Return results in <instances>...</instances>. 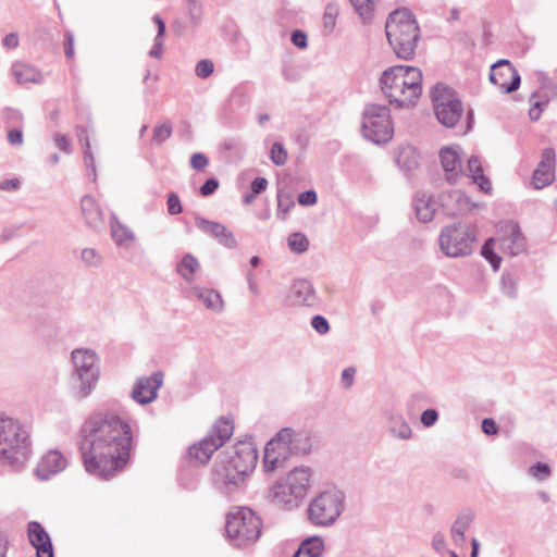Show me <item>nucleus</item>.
Returning <instances> with one entry per match:
<instances>
[{
  "instance_id": "f257e3e1",
  "label": "nucleus",
  "mask_w": 557,
  "mask_h": 557,
  "mask_svg": "<svg viewBox=\"0 0 557 557\" xmlns=\"http://www.w3.org/2000/svg\"><path fill=\"white\" fill-rule=\"evenodd\" d=\"M133 430L129 422L114 413H96L83 424L79 450L85 469L101 478H111L131 460Z\"/></svg>"
},
{
  "instance_id": "f03ea898",
  "label": "nucleus",
  "mask_w": 557,
  "mask_h": 557,
  "mask_svg": "<svg viewBox=\"0 0 557 557\" xmlns=\"http://www.w3.org/2000/svg\"><path fill=\"white\" fill-rule=\"evenodd\" d=\"M380 84L391 104L411 107L422 94V72L416 66H392L382 73Z\"/></svg>"
},
{
  "instance_id": "7ed1b4c3",
  "label": "nucleus",
  "mask_w": 557,
  "mask_h": 557,
  "mask_svg": "<svg viewBox=\"0 0 557 557\" xmlns=\"http://www.w3.org/2000/svg\"><path fill=\"white\" fill-rule=\"evenodd\" d=\"M258 450L250 441L237 442L216 463L214 473L224 485L237 486L245 482L256 468Z\"/></svg>"
},
{
  "instance_id": "20e7f679",
  "label": "nucleus",
  "mask_w": 557,
  "mask_h": 557,
  "mask_svg": "<svg viewBox=\"0 0 557 557\" xmlns=\"http://www.w3.org/2000/svg\"><path fill=\"white\" fill-rule=\"evenodd\" d=\"M389 46L397 58L410 60L420 38V28L414 16L406 9L393 11L385 23Z\"/></svg>"
},
{
  "instance_id": "39448f33",
  "label": "nucleus",
  "mask_w": 557,
  "mask_h": 557,
  "mask_svg": "<svg viewBox=\"0 0 557 557\" xmlns=\"http://www.w3.org/2000/svg\"><path fill=\"white\" fill-rule=\"evenodd\" d=\"M260 518L247 507L232 509L226 518V534L237 546L255 543L261 535Z\"/></svg>"
},
{
  "instance_id": "423d86ee",
  "label": "nucleus",
  "mask_w": 557,
  "mask_h": 557,
  "mask_svg": "<svg viewBox=\"0 0 557 557\" xmlns=\"http://www.w3.org/2000/svg\"><path fill=\"white\" fill-rule=\"evenodd\" d=\"M29 453L28 434L26 430L14 419L0 418V457L18 462L26 459Z\"/></svg>"
},
{
  "instance_id": "0eeeda50",
  "label": "nucleus",
  "mask_w": 557,
  "mask_h": 557,
  "mask_svg": "<svg viewBox=\"0 0 557 557\" xmlns=\"http://www.w3.org/2000/svg\"><path fill=\"white\" fill-rule=\"evenodd\" d=\"M361 134L374 144H384L394 135V123L386 106L369 103L361 116Z\"/></svg>"
},
{
  "instance_id": "6e6552de",
  "label": "nucleus",
  "mask_w": 557,
  "mask_h": 557,
  "mask_svg": "<svg viewBox=\"0 0 557 557\" xmlns=\"http://www.w3.org/2000/svg\"><path fill=\"white\" fill-rule=\"evenodd\" d=\"M434 114L445 127H454L463 114V107L456 91L444 84H436L431 90Z\"/></svg>"
},
{
  "instance_id": "1a4fd4ad",
  "label": "nucleus",
  "mask_w": 557,
  "mask_h": 557,
  "mask_svg": "<svg viewBox=\"0 0 557 557\" xmlns=\"http://www.w3.org/2000/svg\"><path fill=\"white\" fill-rule=\"evenodd\" d=\"M474 236L466 224L457 223L444 227L440 235L441 250L451 258L468 256L472 251Z\"/></svg>"
},
{
  "instance_id": "9d476101",
  "label": "nucleus",
  "mask_w": 557,
  "mask_h": 557,
  "mask_svg": "<svg viewBox=\"0 0 557 557\" xmlns=\"http://www.w3.org/2000/svg\"><path fill=\"white\" fill-rule=\"evenodd\" d=\"M344 507V496L338 492H324L315 497L309 506V519L315 525L333 523Z\"/></svg>"
},
{
  "instance_id": "9b49d317",
  "label": "nucleus",
  "mask_w": 557,
  "mask_h": 557,
  "mask_svg": "<svg viewBox=\"0 0 557 557\" xmlns=\"http://www.w3.org/2000/svg\"><path fill=\"white\" fill-rule=\"evenodd\" d=\"M295 433L292 429H282L265 446L263 463L264 468L273 471L281 467L298 447L294 445Z\"/></svg>"
},
{
  "instance_id": "f8f14e48",
  "label": "nucleus",
  "mask_w": 557,
  "mask_h": 557,
  "mask_svg": "<svg viewBox=\"0 0 557 557\" xmlns=\"http://www.w3.org/2000/svg\"><path fill=\"white\" fill-rule=\"evenodd\" d=\"M310 485V471L306 468H296L290 471L283 483L273 487V496L278 502L290 504L306 495Z\"/></svg>"
},
{
  "instance_id": "ddd939ff",
  "label": "nucleus",
  "mask_w": 557,
  "mask_h": 557,
  "mask_svg": "<svg viewBox=\"0 0 557 557\" xmlns=\"http://www.w3.org/2000/svg\"><path fill=\"white\" fill-rule=\"evenodd\" d=\"M72 360L81 381L79 394L85 397L97 383L99 376L97 357L94 351L88 349H76L72 352Z\"/></svg>"
},
{
  "instance_id": "4468645a",
  "label": "nucleus",
  "mask_w": 557,
  "mask_h": 557,
  "mask_svg": "<svg viewBox=\"0 0 557 557\" xmlns=\"http://www.w3.org/2000/svg\"><path fill=\"white\" fill-rule=\"evenodd\" d=\"M497 246L506 255L515 257L525 248V239L519 226L515 222H504L499 224L497 236Z\"/></svg>"
},
{
  "instance_id": "2eb2a0df",
  "label": "nucleus",
  "mask_w": 557,
  "mask_h": 557,
  "mask_svg": "<svg viewBox=\"0 0 557 557\" xmlns=\"http://www.w3.org/2000/svg\"><path fill=\"white\" fill-rule=\"evenodd\" d=\"M490 81L506 94L517 90L520 86V75L508 60H499L492 65Z\"/></svg>"
},
{
  "instance_id": "dca6fc26",
  "label": "nucleus",
  "mask_w": 557,
  "mask_h": 557,
  "mask_svg": "<svg viewBox=\"0 0 557 557\" xmlns=\"http://www.w3.org/2000/svg\"><path fill=\"white\" fill-rule=\"evenodd\" d=\"M440 160L445 172V178L449 184H456L463 175L460 148L444 147L440 151Z\"/></svg>"
},
{
  "instance_id": "f3484780",
  "label": "nucleus",
  "mask_w": 557,
  "mask_h": 557,
  "mask_svg": "<svg viewBox=\"0 0 557 557\" xmlns=\"http://www.w3.org/2000/svg\"><path fill=\"white\" fill-rule=\"evenodd\" d=\"M555 180V151L546 148L542 152V159L533 172L531 184L535 189H542L550 185Z\"/></svg>"
},
{
  "instance_id": "a211bd4d",
  "label": "nucleus",
  "mask_w": 557,
  "mask_h": 557,
  "mask_svg": "<svg viewBox=\"0 0 557 557\" xmlns=\"http://www.w3.org/2000/svg\"><path fill=\"white\" fill-rule=\"evenodd\" d=\"M27 536L30 545L36 549V557H54L51 537L39 522L30 521L27 524Z\"/></svg>"
},
{
  "instance_id": "6ab92c4d",
  "label": "nucleus",
  "mask_w": 557,
  "mask_h": 557,
  "mask_svg": "<svg viewBox=\"0 0 557 557\" xmlns=\"http://www.w3.org/2000/svg\"><path fill=\"white\" fill-rule=\"evenodd\" d=\"M195 224L200 231L212 236L223 246L227 248H235L237 246L234 234L224 224L209 221L200 216L195 219Z\"/></svg>"
},
{
  "instance_id": "aec40b11",
  "label": "nucleus",
  "mask_w": 557,
  "mask_h": 557,
  "mask_svg": "<svg viewBox=\"0 0 557 557\" xmlns=\"http://www.w3.org/2000/svg\"><path fill=\"white\" fill-rule=\"evenodd\" d=\"M161 372L153 373L150 377H141L136 383L132 396L139 404H148L156 399L157 391L162 385Z\"/></svg>"
},
{
  "instance_id": "412c9836",
  "label": "nucleus",
  "mask_w": 557,
  "mask_h": 557,
  "mask_svg": "<svg viewBox=\"0 0 557 557\" xmlns=\"http://www.w3.org/2000/svg\"><path fill=\"white\" fill-rule=\"evenodd\" d=\"M65 467L66 459L63 455L58 450H50L40 458L36 468V473L40 479L47 480L61 472Z\"/></svg>"
},
{
  "instance_id": "4be33fe9",
  "label": "nucleus",
  "mask_w": 557,
  "mask_h": 557,
  "mask_svg": "<svg viewBox=\"0 0 557 557\" xmlns=\"http://www.w3.org/2000/svg\"><path fill=\"white\" fill-rule=\"evenodd\" d=\"M293 296L297 305L313 307L319 304V297L311 282L298 280L293 285Z\"/></svg>"
},
{
  "instance_id": "5701e85b",
  "label": "nucleus",
  "mask_w": 557,
  "mask_h": 557,
  "mask_svg": "<svg viewBox=\"0 0 557 557\" xmlns=\"http://www.w3.org/2000/svg\"><path fill=\"white\" fill-rule=\"evenodd\" d=\"M234 433V419L231 416L218 418L211 426L208 436L222 447Z\"/></svg>"
},
{
  "instance_id": "b1692460",
  "label": "nucleus",
  "mask_w": 557,
  "mask_h": 557,
  "mask_svg": "<svg viewBox=\"0 0 557 557\" xmlns=\"http://www.w3.org/2000/svg\"><path fill=\"white\" fill-rule=\"evenodd\" d=\"M413 208L418 220L428 223L434 218L437 205L431 196L418 193L413 200Z\"/></svg>"
},
{
  "instance_id": "393cba45",
  "label": "nucleus",
  "mask_w": 557,
  "mask_h": 557,
  "mask_svg": "<svg viewBox=\"0 0 557 557\" xmlns=\"http://www.w3.org/2000/svg\"><path fill=\"white\" fill-rule=\"evenodd\" d=\"M219 448L221 447L215 441L207 435L189 448V456L199 463L206 465Z\"/></svg>"
},
{
  "instance_id": "a878e982",
  "label": "nucleus",
  "mask_w": 557,
  "mask_h": 557,
  "mask_svg": "<svg viewBox=\"0 0 557 557\" xmlns=\"http://www.w3.org/2000/svg\"><path fill=\"white\" fill-rule=\"evenodd\" d=\"M474 516L471 511H463L457 516L450 529V535L455 544L461 545L465 542L466 531L471 525Z\"/></svg>"
},
{
  "instance_id": "bb28decb",
  "label": "nucleus",
  "mask_w": 557,
  "mask_h": 557,
  "mask_svg": "<svg viewBox=\"0 0 557 557\" xmlns=\"http://www.w3.org/2000/svg\"><path fill=\"white\" fill-rule=\"evenodd\" d=\"M386 417L389 421V431L394 436L400 440H409L411 437V428L401 414L393 410H388L386 411Z\"/></svg>"
},
{
  "instance_id": "cd10ccee",
  "label": "nucleus",
  "mask_w": 557,
  "mask_h": 557,
  "mask_svg": "<svg viewBox=\"0 0 557 557\" xmlns=\"http://www.w3.org/2000/svg\"><path fill=\"white\" fill-rule=\"evenodd\" d=\"M323 550V540L319 536H312L301 542L294 557H320Z\"/></svg>"
},
{
  "instance_id": "c85d7f7f",
  "label": "nucleus",
  "mask_w": 557,
  "mask_h": 557,
  "mask_svg": "<svg viewBox=\"0 0 557 557\" xmlns=\"http://www.w3.org/2000/svg\"><path fill=\"white\" fill-rule=\"evenodd\" d=\"M377 2L379 0H350V4L363 24L372 22Z\"/></svg>"
},
{
  "instance_id": "c756f323",
  "label": "nucleus",
  "mask_w": 557,
  "mask_h": 557,
  "mask_svg": "<svg viewBox=\"0 0 557 557\" xmlns=\"http://www.w3.org/2000/svg\"><path fill=\"white\" fill-rule=\"evenodd\" d=\"M468 172L481 190L488 193L492 189L491 182L484 176L481 162L476 157H471L468 160Z\"/></svg>"
},
{
  "instance_id": "7c9ffc66",
  "label": "nucleus",
  "mask_w": 557,
  "mask_h": 557,
  "mask_svg": "<svg viewBox=\"0 0 557 557\" xmlns=\"http://www.w3.org/2000/svg\"><path fill=\"white\" fill-rule=\"evenodd\" d=\"M82 210L88 224L97 226L102 221V212L92 197L82 199Z\"/></svg>"
},
{
  "instance_id": "2f4dec72",
  "label": "nucleus",
  "mask_w": 557,
  "mask_h": 557,
  "mask_svg": "<svg viewBox=\"0 0 557 557\" xmlns=\"http://www.w3.org/2000/svg\"><path fill=\"white\" fill-rule=\"evenodd\" d=\"M13 74L20 84H27V83H39L41 82V73L26 64H16L13 69Z\"/></svg>"
},
{
  "instance_id": "473e14b6",
  "label": "nucleus",
  "mask_w": 557,
  "mask_h": 557,
  "mask_svg": "<svg viewBox=\"0 0 557 557\" xmlns=\"http://www.w3.org/2000/svg\"><path fill=\"white\" fill-rule=\"evenodd\" d=\"M200 264L198 260L190 253L183 257L182 261L177 265V273L186 281L190 282L194 274L199 270Z\"/></svg>"
},
{
  "instance_id": "72a5a7b5",
  "label": "nucleus",
  "mask_w": 557,
  "mask_h": 557,
  "mask_svg": "<svg viewBox=\"0 0 557 557\" xmlns=\"http://www.w3.org/2000/svg\"><path fill=\"white\" fill-rule=\"evenodd\" d=\"M448 200H454L456 202V206L449 209V214L451 215L459 214L462 210L466 209L468 203L467 199L460 190H453L447 194V196L443 198V206L448 208Z\"/></svg>"
},
{
  "instance_id": "f704fd0d",
  "label": "nucleus",
  "mask_w": 557,
  "mask_h": 557,
  "mask_svg": "<svg viewBox=\"0 0 557 557\" xmlns=\"http://www.w3.org/2000/svg\"><path fill=\"white\" fill-rule=\"evenodd\" d=\"M198 297L208 309L220 310L223 307V300L220 294L212 289L201 290Z\"/></svg>"
},
{
  "instance_id": "c9c22d12",
  "label": "nucleus",
  "mask_w": 557,
  "mask_h": 557,
  "mask_svg": "<svg viewBox=\"0 0 557 557\" xmlns=\"http://www.w3.org/2000/svg\"><path fill=\"white\" fill-rule=\"evenodd\" d=\"M396 162L400 168L411 170L417 165L414 150L411 147H403L396 157Z\"/></svg>"
},
{
  "instance_id": "e433bc0d",
  "label": "nucleus",
  "mask_w": 557,
  "mask_h": 557,
  "mask_svg": "<svg viewBox=\"0 0 557 557\" xmlns=\"http://www.w3.org/2000/svg\"><path fill=\"white\" fill-rule=\"evenodd\" d=\"M495 245H497V238H488L482 247V256L492 264L494 271H497L502 258L494 252Z\"/></svg>"
},
{
  "instance_id": "4c0bfd02",
  "label": "nucleus",
  "mask_w": 557,
  "mask_h": 557,
  "mask_svg": "<svg viewBox=\"0 0 557 557\" xmlns=\"http://www.w3.org/2000/svg\"><path fill=\"white\" fill-rule=\"evenodd\" d=\"M288 247L296 253L305 252L309 247V240L302 233H293L288 237Z\"/></svg>"
},
{
  "instance_id": "58836bf2",
  "label": "nucleus",
  "mask_w": 557,
  "mask_h": 557,
  "mask_svg": "<svg viewBox=\"0 0 557 557\" xmlns=\"http://www.w3.org/2000/svg\"><path fill=\"white\" fill-rule=\"evenodd\" d=\"M171 135H172V124L169 122L162 123L160 125H157L153 128V135H152L151 141L157 145H160V144L164 143L166 139H169L171 137Z\"/></svg>"
},
{
  "instance_id": "ea45409f",
  "label": "nucleus",
  "mask_w": 557,
  "mask_h": 557,
  "mask_svg": "<svg viewBox=\"0 0 557 557\" xmlns=\"http://www.w3.org/2000/svg\"><path fill=\"white\" fill-rule=\"evenodd\" d=\"M268 187V181L263 177H258L251 183V193L244 196L246 203H251L257 195L264 191Z\"/></svg>"
},
{
  "instance_id": "a19ab883",
  "label": "nucleus",
  "mask_w": 557,
  "mask_h": 557,
  "mask_svg": "<svg viewBox=\"0 0 557 557\" xmlns=\"http://www.w3.org/2000/svg\"><path fill=\"white\" fill-rule=\"evenodd\" d=\"M271 160L272 162L275 164V165H284L287 161V151L285 150V148L278 144V143H275L273 146H272V149H271Z\"/></svg>"
},
{
  "instance_id": "79ce46f5",
  "label": "nucleus",
  "mask_w": 557,
  "mask_h": 557,
  "mask_svg": "<svg viewBox=\"0 0 557 557\" xmlns=\"http://www.w3.org/2000/svg\"><path fill=\"white\" fill-rule=\"evenodd\" d=\"M338 16V9L335 5H327L323 15L324 27L329 30L333 29Z\"/></svg>"
},
{
  "instance_id": "37998d69",
  "label": "nucleus",
  "mask_w": 557,
  "mask_h": 557,
  "mask_svg": "<svg viewBox=\"0 0 557 557\" xmlns=\"http://www.w3.org/2000/svg\"><path fill=\"white\" fill-rule=\"evenodd\" d=\"M214 71L213 62L210 60H201L196 65V75L200 78L209 77Z\"/></svg>"
},
{
  "instance_id": "c03bdc74",
  "label": "nucleus",
  "mask_w": 557,
  "mask_h": 557,
  "mask_svg": "<svg viewBox=\"0 0 557 557\" xmlns=\"http://www.w3.org/2000/svg\"><path fill=\"white\" fill-rule=\"evenodd\" d=\"M112 236L117 244H124L133 239L132 233L121 225L112 226Z\"/></svg>"
},
{
  "instance_id": "a18cd8bd",
  "label": "nucleus",
  "mask_w": 557,
  "mask_h": 557,
  "mask_svg": "<svg viewBox=\"0 0 557 557\" xmlns=\"http://www.w3.org/2000/svg\"><path fill=\"white\" fill-rule=\"evenodd\" d=\"M530 473L539 480H545L549 476L550 470L546 463L537 462L530 469Z\"/></svg>"
},
{
  "instance_id": "49530a36",
  "label": "nucleus",
  "mask_w": 557,
  "mask_h": 557,
  "mask_svg": "<svg viewBox=\"0 0 557 557\" xmlns=\"http://www.w3.org/2000/svg\"><path fill=\"white\" fill-rule=\"evenodd\" d=\"M183 210L181 200L176 194H170L168 197V211L170 214L175 215Z\"/></svg>"
},
{
  "instance_id": "de8ad7c7",
  "label": "nucleus",
  "mask_w": 557,
  "mask_h": 557,
  "mask_svg": "<svg viewBox=\"0 0 557 557\" xmlns=\"http://www.w3.org/2000/svg\"><path fill=\"white\" fill-rule=\"evenodd\" d=\"M502 288H503V292L509 296V297H513L515 294H516V283L515 281L512 280V277L510 275H503L502 276Z\"/></svg>"
},
{
  "instance_id": "09e8293b",
  "label": "nucleus",
  "mask_w": 557,
  "mask_h": 557,
  "mask_svg": "<svg viewBox=\"0 0 557 557\" xmlns=\"http://www.w3.org/2000/svg\"><path fill=\"white\" fill-rule=\"evenodd\" d=\"M311 325L319 334H325L330 329L327 321L322 315L313 317Z\"/></svg>"
},
{
  "instance_id": "8fccbe9b",
  "label": "nucleus",
  "mask_w": 557,
  "mask_h": 557,
  "mask_svg": "<svg viewBox=\"0 0 557 557\" xmlns=\"http://www.w3.org/2000/svg\"><path fill=\"white\" fill-rule=\"evenodd\" d=\"M438 419V413L434 409H426L421 414V422L425 426H432Z\"/></svg>"
},
{
  "instance_id": "3c124183",
  "label": "nucleus",
  "mask_w": 557,
  "mask_h": 557,
  "mask_svg": "<svg viewBox=\"0 0 557 557\" xmlns=\"http://www.w3.org/2000/svg\"><path fill=\"white\" fill-rule=\"evenodd\" d=\"M208 158L203 153H194L190 160V164L195 170H203L208 165Z\"/></svg>"
},
{
  "instance_id": "603ef678",
  "label": "nucleus",
  "mask_w": 557,
  "mask_h": 557,
  "mask_svg": "<svg viewBox=\"0 0 557 557\" xmlns=\"http://www.w3.org/2000/svg\"><path fill=\"white\" fill-rule=\"evenodd\" d=\"M317 194L313 190H307L298 196V202L301 206H312L317 202Z\"/></svg>"
},
{
  "instance_id": "864d4df0",
  "label": "nucleus",
  "mask_w": 557,
  "mask_h": 557,
  "mask_svg": "<svg viewBox=\"0 0 557 557\" xmlns=\"http://www.w3.org/2000/svg\"><path fill=\"white\" fill-rule=\"evenodd\" d=\"M219 187V182L215 178H210L205 182L200 187V194L205 197L212 195Z\"/></svg>"
},
{
  "instance_id": "5fc2aeb1",
  "label": "nucleus",
  "mask_w": 557,
  "mask_h": 557,
  "mask_svg": "<svg viewBox=\"0 0 557 557\" xmlns=\"http://www.w3.org/2000/svg\"><path fill=\"white\" fill-rule=\"evenodd\" d=\"M292 41L293 44L300 48V49H304L307 47V36L304 32L301 30H295L292 35Z\"/></svg>"
},
{
  "instance_id": "6e6d98bb",
  "label": "nucleus",
  "mask_w": 557,
  "mask_h": 557,
  "mask_svg": "<svg viewBox=\"0 0 557 557\" xmlns=\"http://www.w3.org/2000/svg\"><path fill=\"white\" fill-rule=\"evenodd\" d=\"M482 431L487 435H494L497 434L498 428L493 419L485 418L482 421Z\"/></svg>"
},
{
  "instance_id": "4d7b16f0",
  "label": "nucleus",
  "mask_w": 557,
  "mask_h": 557,
  "mask_svg": "<svg viewBox=\"0 0 557 557\" xmlns=\"http://www.w3.org/2000/svg\"><path fill=\"white\" fill-rule=\"evenodd\" d=\"M64 53L67 59L74 58V37L72 34L65 35Z\"/></svg>"
},
{
  "instance_id": "13d9d810",
  "label": "nucleus",
  "mask_w": 557,
  "mask_h": 557,
  "mask_svg": "<svg viewBox=\"0 0 557 557\" xmlns=\"http://www.w3.org/2000/svg\"><path fill=\"white\" fill-rule=\"evenodd\" d=\"M21 182L18 178L5 180L0 183V189L5 191H13L20 188Z\"/></svg>"
},
{
  "instance_id": "bf43d9fd",
  "label": "nucleus",
  "mask_w": 557,
  "mask_h": 557,
  "mask_svg": "<svg viewBox=\"0 0 557 557\" xmlns=\"http://www.w3.org/2000/svg\"><path fill=\"white\" fill-rule=\"evenodd\" d=\"M8 139L12 145H20L23 143V134L18 129H11L8 134Z\"/></svg>"
},
{
  "instance_id": "052dcab7",
  "label": "nucleus",
  "mask_w": 557,
  "mask_h": 557,
  "mask_svg": "<svg viewBox=\"0 0 557 557\" xmlns=\"http://www.w3.org/2000/svg\"><path fill=\"white\" fill-rule=\"evenodd\" d=\"M3 46L10 49H14L18 46V36L17 34H9L3 39Z\"/></svg>"
},
{
  "instance_id": "680f3d73",
  "label": "nucleus",
  "mask_w": 557,
  "mask_h": 557,
  "mask_svg": "<svg viewBox=\"0 0 557 557\" xmlns=\"http://www.w3.org/2000/svg\"><path fill=\"white\" fill-rule=\"evenodd\" d=\"M54 141L61 150L69 151L70 140L66 136L58 134L54 136Z\"/></svg>"
},
{
  "instance_id": "e2e57ef3",
  "label": "nucleus",
  "mask_w": 557,
  "mask_h": 557,
  "mask_svg": "<svg viewBox=\"0 0 557 557\" xmlns=\"http://www.w3.org/2000/svg\"><path fill=\"white\" fill-rule=\"evenodd\" d=\"M82 258L86 263L94 264L97 261V253L94 249H84Z\"/></svg>"
},
{
  "instance_id": "0e129e2a",
  "label": "nucleus",
  "mask_w": 557,
  "mask_h": 557,
  "mask_svg": "<svg viewBox=\"0 0 557 557\" xmlns=\"http://www.w3.org/2000/svg\"><path fill=\"white\" fill-rule=\"evenodd\" d=\"M432 544L437 552H442L443 549H445L446 543L444 535L440 533L435 534Z\"/></svg>"
},
{
  "instance_id": "69168bd1",
  "label": "nucleus",
  "mask_w": 557,
  "mask_h": 557,
  "mask_svg": "<svg viewBox=\"0 0 557 557\" xmlns=\"http://www.w3.org/2000/svg\"><path fill=\"white\" fill-rule=\"evenodd\" d=\"M537 92H533L530 97L531 108L542 109V111L546 108L547 101H541L537 99Z\"/></svg>"
},
{
  "instance_id": "338daca9",
  "label": "nucleus",
  "mask_w": 557,
  "mask_h": 557,
  "mask_svg": "<svg viewBox=\"0 0 557 557\" xmlns=\"http://www.w3.org/2000/svg\"><path fill=\"white\" fill-rule=\"evenodd\" d=\"M471 548L472 549H471V556L470 557H478L479 549H480V543H479V541L475 537H473L471 540Z\"/></svg>"
},
{
  "instance_id": "774afa93",
  "label": "nucleus",
  "mask_w": 557,
  "mask_h": 557,
  "mask_svg": "<svg viewBox=\"0 0 557 557\" xmlns=\"http://www.w3.org/2000/svg\"><path fill=\"white\" fill-rule=\"evenodd\" d=\"M542 109L530 108L529 116L532 121H537L541 116Z\"/></svg>"
}]
</instances>
